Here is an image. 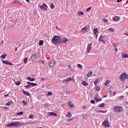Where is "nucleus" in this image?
Wrapping results in <instances>:
<instances>
[{
    "label": "nucleus",
    "mask_w": 128,
    "mask_h": 128,
    "mask_svg": "<svg viewBox=\"0 0 128 128\" xmlns=\"http://www.w3.org/2000/svg\"><path fill=\"white\" fill-rule=\"evenodd\" d=\"M60 37L58 36H55L52 39L51 42L53 44H60Z\"/></svg>",
    "instance_id": "nucleus-1"
},
{
    "label": "nucleus",
    "mask_w": 128,
    "mask_h": 128,
    "mask_svg": "<svg viewBox=\"0 0 128 128\" xmlns=\"http://www.w3.org/2000/svg\"><path fill=\"white\" fill-rule=\"evenodd\" d=\"M113 112H122V107L118 106H116L113 108Z\"/></svg>",
    "instance_id": "nucleus-2"
},
{
    "label": "nucleus",
    "mask_w": 128,
    "mask_h": 128,
    "mask_svg": "<svg viewBox=\"0 0 128 128\" xmlns=\"http://www.w3.org/2000/svg\"><path fill=\"white\" fill-rule=\"evenodd\" d=\"M120 78L122 82L124 80H126V78L127 80H128V74L126 72L122 73V74H120Z\"/></svg>",
    "instance_id": "nucleus-3"
},
{
    "label": "nucleus",
    "mask_w": 128,
    "mask_h": 128,
    "mask_svg": "<svg viewBox=\"0 0 128 128\" xmlns=\"http://www.w3.org/2000/svg\"><path fill=\"white\" fill-rule=\"evenodd\" d=\"M26 84H28V85H26V86H25V87L26 88H30V86H38V84L32 83L30 82H27Z\"/></svg>",
    "instance_id": "nucleus-4"
},
{
    "label": "nucleus",
    "mask_w": 128,
    "mask_h": 128,
    "mask_svg": "<svg viewBox=\"0 0 128 128\" xmlns=\"http://www.w3.org/2000/svg\"><path fill=\"white\" fill-rule=\"evenodd\" d=\"M39 8H40L41 10H48V5H46V4H44L40 6Z\"/></svg>",
    "instance_id": "nucleus-5"
},
{
    "label": "nucleus",
    "mask_w": 128,
    "mask_h": 128,
    "mask_svg": "<svg viewBox=\"0 0 128 128\" xmlns=\"http://www.w3.org/2000/svg\"><path fill=\"white\" fill-rule=\"evenodd\" d=\"M30 58L32 62H34V60H38V56H36V54H32Z\"/></svg>",
    "instance_id": "nucleus-6"
},
{
    "label": "nucleus",
    "mask_w": 128,
    "mask_h": 128,
    "mask_svg": "<svg viewBox=\"0 0 128 128\" xmlns=\"http://www.w3.org/2000/svg\"><path fill=\"white\" fill-rule=\"evenodd\" d=\"M90 50H92V43L88 44V46L86 48V53L90 54Z\"/></svg>",
    "instance_id": "nucleus-7"
},
{
    "label": "nucleus",
    "mask_w": 128,
    "mask_h": 128,
    "mask_svg": "<svg viewBox=\"0 0 128 128\" xmlns=\"http://www.w3.org/2000/svg\"><path fill=\"white\" fill-rule=\"evenodd\" d=\"M68 42V38H64L63 39H61V40H60V44H66Z\"/></svg>",
    "instance_id": "nucleus-8"
},
{
    "label": "nucleus",
    "mask_w": 128,
    "mask_h": 128,
    "mask_svg": "<svg viewBox=\"0 0 128 128\" xmlns=\"http://www.w3.org/2000/svg\"><path fill=\"white\" fill-rule=\"evenodd\" d=\"M55 66L56 62H54V60H52L49 62V66H50V68H54Z\"/></svg>",
    "instance_id": "nucleus-9"
},
{
    "label": "nucleus",
    "mask_w": 128,
    "mask_h": 128,
    "mask_svg": "<svg viewBox=\"0 0 128 128\" xmlns=\"http://www.w3.org/2000/svg\"><path fill=\"white\" fill-rule=\"evenodd\" d=\"M102 126H105V128H108V126H109L110 124H108V122L106 120H105L102 122Z\"/></svg>",
    "instance_id": "nucleus-10"
},
{
    "label": "nucleus",
    "mask_w": 128,
    "mask_h": 128,
    "mask_svg": "<svg viewBox=\"0 0 128 128\" xmlns=\"http://www.w3.org/2000/svg\"><path fill=\"white\" fill-rule=\"evenodd\" d=\"M70 80H74V79L72 78V77H69L66 79H64L62 80V82H68Z\"/></svg>",
    "instance_id": "nucleus-11"
},
{
    "label": "nucleus",
    "mask_w": 128,
    "mask_h": 128,
    "mask_svg": "<svg viewBox=\"0 0 128 128\" xmlns=\"http://www.w3.org/2000/svg\"><path fill=\"white\" fill-rule=\"evenodd\" d=\"M2 62L4 64H9V66H12V63L10 62L9 61L4 60Z\"/></svg>",
    "instance_id": "nucleus-12"
},
{
    "label": "nucleus",
    "mask_w": 128,
    "mask_h": 128,
    "mask_svg": "<svg viewBox=\"0 0 128 128\" xmlns=\"http://www.w3.org/2000/svg\"><path fill=\"white\" fill-rule=\"evenodd\" d=\"M13 122L14 124V126H22V123L19 122Z\"/></svg>",
    "instance_id": "nucleus-13"
},
{
    "label": "nucleus",
    "mask_w": 128,
    "mask_h": 128,
    "mask_svg": "<svg viewBox=\"0 0 128 128\" xmlns=\"http://www.w3.org/2000/svg\"><path fill=\"white\" fill-rule=\"evenodd\" d=\"M81 32H84V34H86L88 32V28L86 27H84L82 28Z\"/></svg>",
    "instance_id": "nucleus-14"
},
{
    "label": "nucleus",
    "mask_w": 128,
    "mask_h": 128,
    "mask_svg": "<svg viewBox=\"0 0 128 128\" xmlns=\"http://www.w3.org/2000/svg\"><path fill=\"white\" fill-rule=\"evenodd\" d=\"M68 105L69 108H74V104H72V102H69L68 103Z\"/></svg>",
    "instance_id": "nucleus-15"
},
{
    "label": "nucleus",
    "mask_w": 128,
    "mask_h": 128,
    "mask_svg": "<svg viewBox=\"0 0 128 128\" xmlns=\"http://www.w3.org/2000/svg\"><path fill=\"white\" fill-rule=\"evenodd\" d=\"M72 115L70 112H68V114L66 115V118H72Z\"/></svg>",
    "instance_id": "nucleus-16"
},
{
    "label": "nucleus",
    "mask_w": 128,
    "mask_h": 128,
    "mask_svg": "<svg viewBox=\"0 0 128 128\" xmlns=\"http://www.w3.org/2000/svg\"><path fill=\"white\" fill-rule=\"evenodd\" d=\"M22 92L25 94V96H30V94L29 92H28L24 90H22Z\"/></svg>",
    "instance_id": "nucleus-17"
},
{
    "label": "nucleus",
    "mask_w": 128,
    "mask_h": 128,
    "mask_svg": "<svg viewBox=\"0 0 128 128\" xmlns=\"http://www.w3.org/2000/svg\"><path fill=\"white\" fill-rule=\"evenodd\" d=\"M6 126H9L10 128H12V126H14V122H12L10 124H6Z\"/></svg>",
    "instance_id": "nucleus-18"
},
{
    "label": "nucleus",
    "mask_w": 128,
    "mask_h": 128,
    "mask_svg": "<svg viewBox=\"0 0 128 128\" xmlns=\"http://www.w3.org/2000/svg\"><path fill=\"white\" fill-rule=\"evenodd\" d=\"M113 20L115 22H118L120 20V17L119 16H115Z\"/></svg>",
    "instance_id": "nucleus-19"
},
{
    "label": "nucleus",
    "mask_w": 128,
    "mask_h": 128,
    "mask_svg": "<svg viewBox=\"0 0 128 128\" xmlns=\"http://www.w3.org/2000/svg\"><path fill=\"white\" fill-rule=\"evenodd\" d=\"M98 40H99V42H104V44H106V42L104 40H102V36H100Z\"/></svg>",
    "instance_id": "nucleus-20"
},
{
    "label": "nucleus",
    "mask_w": 128,
    "mask_h": 128,
    "mask_svg": "<svg viewBox=\"0 0 128 128\" xmlns=\"http://www.w3.org/2000/svg\"><path fill=\"white\" fill-rule=\"evenodd\" d=\"M13 4H22V3L20 1H18V0H16L14 2Z\"/></svg>",
    "instance_id": "nucleus-21"
},
{
    "label": "nucleus",
    "mask_w": 128,
    "mask_h": 128,
    "mask_svg": "<svg viewBox=\"0 0 128 128\" xmlns=\"http://www.w3.org/2000/svg\"><path fill=\"white\" fill-rule=\"evenodd\" d=\"M128 54H124L122 56V58H128Z\"/></svg>",
    "instance_id": "nucleus-22"
},
{
    "label": "nucleus",
    "mask_w": 128,
    "mask_h": 128,
    "mask_svg": "<svg viewBox=\"0 0 128 128\" xmlns=\"http://www.w3.org/2000/svg\"><path fill=\"white\" fill-rule=\"evenodd\" d=\"M94 100L96 102H100L102 99V98H98V97H96Z\"/></svg>",
    "instance_id": "nucleus-23"
},
{
    "label": "nucleus",
    "mask_w": 128,
    "mask_h": 128,
    "mask_svg": "<svg viewBox=\"0 0 128 128\" xmlns=\"http://www.w3.org/2000/svg\"><path fill=\"white\" fill-rule=\"evenodd\" d=\"M50 116H58L54 112H51L50 113Z\"/></svg>",
    "instance_id": "nucleus-24"
},
{
    "label": "nucleus",
    "mask_w": 128,
    "mask_h": 128,
    "mask_svg": "<svg viewBox=\"0 0 128 128\" xmlns=\"http://www.w3.org/2000/svg\"><path fill=\"white\" fill-rule=\"evenodd\" d=\"M93 32L94 34H96V32H98V28L94 29Z\"/></svg>",
    "instance_id": "nucleus-25"
},
{
    "label": "nucleus",
    "mask_w": 128,
    "mask_h": 128,
    "mask_svg": "<svg viewBox=\"0 0 128 128\" xmlns=\"http://www.w3.org/2000/svg\"><path fill=\"white\" fill-rule=\"evenodd\" d=\"M82 84L83 86H88V82H86L85 81H84L82 82Z\"/></svg>",
    "instance_id": "nucleus-26"
},
{
    "label": "nucleus",
    "mask_w": 128,
    "mask_h": 128,
    "mask_svg": "<svg viewBox=\"0 0 128 128\" xmlns=\"http://www.w3.org/2000/svg\"><path fill=\"white\" fill-rule=\"evenodd\" d=\"M78 16H84V12L80 11L78 13Z\"/></svg>",
    "instance_id": "nucleus-27"
},
{
    "label": "nucleus",
    "mask_w": 128,
    "mask_h": 128,
    "mask_svg": "<svg viewBox=\"0 0 128 128\" xmlns=\"http://www.w3.org/2000/svg\"><path fill=\"white\" fill-rule=\"evenodd\" d=\"M22 104H24V106H28V102L24 100L22 101Z\"/></svg>",
    "instance_id": "nucleus-28"
},
{
    "label": "nucleus",
    "mask_w": 128,
    "mask_h": 128,
    "mask_svg": "<svg viewBox=\"0 0 128 128\" xmlns=\"http://www.w3.org/2000/svg\"><path fill=\"white\" fill-rule=\"evenodd\" d=\"M110 82V80H107L105 82H104V86H108V84Z\"/></svg>",
    "instance_id": "nucleus-29"
},
{
    "label": "nucleus",
    "mask_w": 128,
    "mask_h": 128,
    "mask_svg": "<svg viewBox=\"0 0 128 128\" xmlns=\"http://www.w3.org/2000/svg\"><path fill=\"white\" fill-rule=\"evenodd\" d=\"M98 84V79H96V80L95 81H94V84L95 86H96V84Z\"/></svg>",
    "instance_id": "nucleus-30"
},
{
    "label": "nucleus",
    "mask_w": 128,
    "mask_h": 128,
    "mask_svg": "<svg viewBox=\"0 0 128 128\" xmlns=\"http://www.w3.org/2000/svg\"><path fill=\"white\" fill-rule=\"evenodd\" d=\"M22 114H24V112H20L16 114V116H22Z\"/></svg>",
    "instance_id": "nucleus-31"
},
{
    "label": "nucleus",
    "mask_w": 128,
    "mask_h": 128,
    "mask_svg": "<svg viewBox=\"0 0 128 128\" xmlns=\"http://www.w3.org/2000/svg\"><path fill=\"white\" fill-rule=\"evenodd\" d=\"M44 44V41L41 40L39 42V46H42Z\"/></svg>",
    "instance_id": "nucleus-32"
},
{
    "label": "nucleus",
    "mask_w": 128,
    "mask_h": 128,
    "mask_svg": "<svg viewBox=\"0 0 128 128\" xmlns=\"http://www.w3.org/2000/svg\"><path fill=\"white\" fill-rule=\"evenodd\" d=\"M90 10H92V6L88 7L86 10V12H90Z\"/></svg>",
    "instance_id": "nucleus-33"
},
{
    "label": "nucleus",
    "mask_w": 128,
    "mask_h": 128,
    "mask_svg": "<svg viewBox=\"0 0 128 128\" xmlns=\"http://www.w3.org/2000/svg\"><path fill=\"white\" fill-rule=\"evenodd\" d=\"M108 30L110 32H114V29L112 28H108Z\"/></svg>",
    "instance_id": "nucleus-34"
},
{
    "label": "nucleus",
    "mask_w": 128,
    "mask_h": 128,
    "mask_svg": "<svg viewBox=\"0 0 128 128\" xmlns=\"http://www.w3.org/2000/svg\"><path fill=\"white\" fill-rule=\"evenodd\" d=\"M92 74V72H90L87 74V76H91Z\"/></svg>",
    "instance_id": "nucleus-35"
},
{
    "label": "nucleus",
    "mask_w": 128,
    "mask_h": 128,
    "mask_svg": "<svg viewBox=\"0 0 128 128\" xmlns=\"http://www.w3.org/2000/svg\"><path fill=\"white\" fill-rule=\"evenodd\" d=\"M12 102H8L6 104L7 106H10L12 104Z\"/></svg>",
    "instance_id": "nucleus-36"
},
{
    "label": "nucleus",
    "mask_w": 128,
    "mask_h": 128,
    "mask_svg": "<svg viewBox=\"0 0 128 128\" xmlns=\"http://www.w3.org/2000/svg\"><path fill=\"white\" fill-rule=\"evenodd\" d=\"M96 92H100V87L98 86H96Z\"/></svg>",
    "instance_id": "nucleus-37"
},
{
    "label": "nucleus",
    "mask_w": 128,
    "mask_h": 128,
    "mask_svg": "<svg viewBox=\"0 0 128 128\" xmlns=\"http://www.w3.org/2000/svg\"><path fill=\"white\" fill-rule=\"evenodd\" d=\"M77 66L78 68H82V65L80 64H78L77 65Z\"/></svg>",
    "instance_id": "nucleus-38"
},
{
    "label": "nucleus",
    "mask_w": 128,
    "mask_h": 128,
    "mask_svg": "<svg viewBox=\"0 0 128 128\" xmlns=\"http://www.w3.org/2000/svg\"><path fill=\"white\" fill-rule=\"evenodd\" d=\"M6 54H3L1 56V58H2L4 59V58H6Z\"/></svg>",
    "instance_id": "nucleus-39"
},
{
    "label": "nucleus",
    "mask_w": 128,
    "mask_h": 128,
    "mask_svg": "<svg viewBox=\"0 0 128 128\" xmlns=\"http://www.w3.org/2000/svg\"><path fill=\"white\" fill-rule=\"evenodd\" d=\"M15 84H16V86H20V81L16 82H15Z\"/></svg>",
    "instance_id": "nucleus-40"
},
{
    "label": "nucleus",
    "mask_w": 128,
    "mask_h": 128,
    "mask_svg": "<svg viewBox=\"0 0 128 128\" xmlns=\"http://www.w3.org/2000/svg\"><path fill=\"white\" fill-rule=\"evenodd\" d=\"M103 22H108V19L106 18H102Z\"/></svg>",
    "instance_id": "nucleus-41"
},
{
    "label": "nucleus",
    "mask_w": 128,
    "mask_h": 128,
    "mask_svg": "<svg viewBox=\"0 0 128 128\" xmlns=\"http://www.w3.org/2000/svg\"><path fill=\"white\" fill-rule=\"evenodd\" d=\"M29 118L30 120H32V118H34V115H32V114L30 115L29 116Z\"/></svg>",
    "instance_id": "nucleus-42"
},
{
    "label": "nucleus",
    "mask_w": 128,
    "mask_h": 128,
    "mask_svg": "<svg viewBox=\"0 0 128 128\" xmlns=\"http://www.w3.org/2000/svg\"><path fill=\"white\" fill-rule=\"evenodd\" d=\"M99 106H100V108H104V103H102V104H101Z\"/></svg>",
    "instance_id": "nucleus-43"
},
{
    "label": "nucleus",
    "mask_w": 128,
    "mask_h": 128,
    "mask_svg": "<svg viewBox=\"0 0 128 128\" xmlns=\"http://www.w3.org/2000/svg\"><path fill=\"white\" fill-rule=\"evenodd\" d=\"M52 93L50 92H48V94H47V96H52Z\"/></svg>",
    "instance_id": "nucleus-44"
},
{
    "label": "nucleus",
    "mask_w": 128,
    "mask_h": 128,
    "mask_svg": "<svg viewBox=\"0 0 128 128\" xmlns=\"http://www.w3.org/2000/svg\"><path fill=\"white\" fill-rule=\"evenodd\" d=\"M24 64H26V62H28V58H24Z\"/></svg>",
    "instance_id": "nucleus-45"
},
{
    "label": "nucleus",
    "mask_w": 128,
    "mask_h": 128,
    "mask_svg": "<svg viewBox=\"0 0 128 128\" xmlns=\"http://www.w3.org/2000/svg\"><path fill=\"white\" fill-rule=\"evenodd\" d=\"M50 8L52 9L54 8V4H52V3L51 4Z\"/></svg>",
    "instance_id": "nucleus-46"
},
{
    "label": "nucleus",
    "mask_w": 128,
    "mask_h": 128,
    "mask_svg": "<svg viewBox=\"0 0 128 128\" xmlns=\"http://www.w3.org/2000/svg\"><path fill=\"white\" fill-rule=\"evenodd\" d=\"M112 46L114 47V48L118 46V45L116 44V43H113Z\"/></svg>",
    "instance_id": "nucleus-47"
},
{
    "label": "nucleus",
    "mask_w": 128,
    "mask_h": 128,
    "mask_svg": "<svg viewBox=\"0 0 128 128\" xmlns=\"http://www.w3.org/2000/svg\"><path fill=\"white\" fill-rule=\"evenodd\" d=\"M36 80V78H31L30 82H34Z\"/></svg>",
    "instance_id": "nucleus-48"
},
{
    "label": "nucleus",
    "mask_w": 128,
    "mask_h": 128,
    "mask_svg": "<svg viewBox=\"0 0 128 128\" xmlns=\"http://www.w3.org/2000/svg\"><path fill=\"white\" fill-rule=\"evenodd\" d=\"M90 102L91 104H96V101L94 100H91Z\"/></svg>",
    "instance_id": "nucleus-49"
},
{
    "label": "nucleus",
    "mask_w": 128,
    "mask_h": 128,
    "mask_svg": "<svg viewBox=\"0 0 128 128\" xmlns=\"http://www.w3.org/2000/svg\"><path fill=\"white\" fill-rule=\"evenodd\" d=\"M27 80H30H30H32V77H28Z\"/></svg>",
    "instance_id": "nucleus-50"
},
{
    "label": "nucleus",
    "mask_w": 128,
    "mask_h": 128,
    "mask_svg": "<svg viewBox=\"0 0 128 128\" xmlns=\"http://www.w3.org/2000/svg\"><path fill=\"white\" fill-rule=\"evenodd\" d=\"M113 94H114V96H116V91L114 92H113Z\"/></svg>",
    "instance_id": "nucleus-51"
},
{
    "label": "nucleus",
    "mask_w": 128,
    "mask_h": 128,
    "mask_svg": "<svg viewBox=\"0 0 128 128\" xmlns=\"http://www.w3.org/2000/svg\"><path fill=\"white\" fill-rule=\"evenodd\" d=\"M44 106H46V108H48V104H44Z\"/></svg>",
    "instance_id": "nucleus-52"
},
{
    "label": "nucleus",
    "mask_w": 128,
    "mask_h": 128,
    "mask_svg": "<svg viewBox=\"0 0 128 128\" xmlns=\"http://www.w3.org/2000/svg\"><path fill=\"white\" fill-rule=\"evenodd\" d=\"M68 68H70V70H72V66H70V65H68Z\"/></svg>",
    "instance_id": "nucleus-53"
},
{
    "label": "nucleus",
    "mask_w": 128,
    "mask_h": 128,
    "mask_svg": "<svg viewBox=\"0 0 128 128\" xmlns=\"http://www.w3.org/2000/svg\"><path fill=\"white\" fill-rule=\"evenodd\" d=\"M108 96V95H106V96H102V98H106Z\"/></svg>",
    "instance_id": "nucleus-54"
},
{
    "label": "nucleus",
    "mask_w": 128,
    "mask_h": 128,
    "mask_svg": "<svg viewBox=\"0 0 128 128\" xmlns=\"http://www.w3.org/2000/svg\"><path fill=\"white\" fill-rule=\"evenodd\" d=\"M56 29H57L58 30H60V28H58V26H56Z\"/></svg>",
    "instance_id": "nucleus-55"
},
{
    "label": "nucleus",
    "mask_w": 128,
    "mask_h": 128,
    "mask_svg": "<svg viewBox=\"0 0 128 128\" xmlns=\"http://www.w3.org/2000/svg\"><path fill=\"white\" fill-rule=\"evenodd\" d=\"M122 0H117V2H120Z\"/></svg>",
    "instance_id": "nucleus-56"
},
{
    "label": "nucleus",
    "mask_w": 128,
    "mask_h": 128,
    "mask_svg": "<svg viewBox=\"0 0 128 128\" xmlns=\"http://www.w3.org/2000/svg\"><path fill=\"white\" fill-rule=\"evenodd\" d=\"M114 50L116 52H118V48L116 47H115Z\"/></svg>",
    "instance_id": "nucleus-57"
},
{
    "label": "nucleus",
    "mask_w": 128,
    "mask_h": 128,
    "mask_svg": "<svg viewBox=\"0 0 128 128\" xmlns=\"http://www.w3.org/2000/svg\"><path fill=\"white\" fill-rule=\"evenodd\" d=\"M86 108V106H82V108L84 110V108Z\"/></svg>",
    "instance_id": "nucleus-58"
},
{
    "label": "nucleus",
    "mask_w": 128,
    "mask_h": 128,
    "mask_svg": "<svg viewBox=\"0 0 128 128\" xmlns=\"http://www.w3.org/2000/svg\"><path fill=\"white\" fill-rule=\"evenodd\" d=\"M40 80H42V82H44V78H42Z\"/></svg>",
    "instance_id": "nucleus-59"
},
{
    "label": "nucleus",
    "mask_w": 128,
    "mask_h": 128,
    "mask_svg": "<svg viewBox=\"0 0 128 128\" xmlns=\"http://www.w3.org/2000/svg\"><path fill=\"white\" fill-rule=\"evenodd\" d=\"M120 98H124V96H120Z\"/></svg>",
    "instance_id": "nucleus-60"
},
{
    "label": "nucleus",
    "mask_w": 128,
    "mask_h": 128,
    "mask_svg": "<svg viewBox=\"0 0 128 128\" xmlns=\"http://www.w3.org/2000/svg\"><path fill=\"white\" fill-rule=\"evenodd\" d=\"M125 34V36H128V34L126 33V34Z\"/></svg>",
    "instance_id": "nucleus-61"
},
{
    "label": "nucleus",
    "mask_w": 128,
    "mask_h": 128,
    "mask_svg": "<svg viewBox=\"0 0 128 128\" xmlns=\"http://www.w3.org/2000/svg\"><path fill=\"white\" fill-rule=\"evenodd\" d=\"M4 96H8V94H6L4 95Z\"/></svg>",
    "instance_id": "nucleus-62"
},
{
    "label": "nucleus",
    "mask_w": 128,
    "mask_h": 128,
    "mask_svg": "<svg viewBox=\"0 0 128 128\" xmlns=\"http://www.w3.org/2000/svg\"><path fill=\"white\" fill-rule=\"evenodd\" d=\"M16 50H18V48H16L15 49V52H16Z\"/></svg>",
    "instance_id": "nucleus-63"
},
{
    "label": "nucleus",
    "mask_w": 128,
    "mask_h": 128,
    "mask_svg": "<svg viewBox=\"0 0 128 128\" xmlns=\"http://www.w3.org/2000/svg\"><path fill=\"white\" fill-rule=\"evenodd\" d=\"M26 2H30V0H26Z\"/></svg>",
    "instance_id": "nucleus-64"
}]
</instances>
